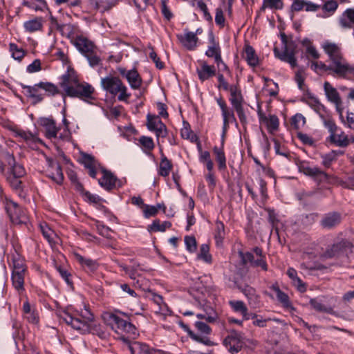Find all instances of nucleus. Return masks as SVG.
Returning <instances> with one entry per match:
<instances>
[{"label":"nucleus","instance_id":"f257e3e1","mask_svg":"<svg viewBox=\"0 0 354 354\" xmlns=\"http://www.w3.org/2000/svg\"><path fill=\"white\" fill-rule=\"evenodd\" d=\"M59 317L60 320L80 333H93L101 338H104L106 336L101 328L95 324L93 315L86 308L80 312L78 310L62 311L59 313Z\"/></svg>","mask_w":354,"mask_h":354},{"label":"nucleus","instance_id":"f03ea898","mask_svg":"<svg viewBox=\"0 0 354 354\" xmlns=\"http://www.w3.org/2000/svg\"><path fill=\"white\" fill-rule=\"evenodd\" d=\"M322 48L328 57L333 76L345 78L348 74L354 73V68L344 57L340 45L326 41L322 44Z\"/></svg>","mask_w":354,"mask_h":354},{"label":"nucleus","instance_id":"7ed1b4c3","mask_svg":"<svg viewBox=\"0 0 354 354\" xmlns=\"http://www.w3.org/2000/svg\"><path fill=\"white\" fill-rule=\"evenodd\" d=\"M61 79L60 86L68 96L79 97L89 103L94 100V88L87 82H80L73 71H67Z\"/></svg>","mask_w":354,"mask_h":354},{"label":"nucleus","instance_id":"20e7f679","mask_svg":"<svg viewBox=\"0 0 354 354\" xmlns=\"http://www.w3.org/2000/svg\"><path fill=\"white\" fill-rule=\"evenodd\" d=\"M104 323L109 326L116 333H126L130 337L134 338L136 335V327L130 322L123 319L118 315L106 312L102 314Z\"/></svg>","mask_w":354,"mask_h":354},{"label":"nucleus","instance_id":"39448f33","mask_svg":"<svg viewBox=\"0 0 354 354\" xmlns=\"http://www.w3.org/2000/svg\"><path fill=\"white\" fill-rule=\"evenodd\" d=\"M101 84L103 88L111 94L116 95L119 93L118 99L120 101H127L130 97V94L127 92V87L118 77H106L102 78Z\"/></svg>","mask_w":354,"mask_h":354},{"label":"nucleus","instance_id":"423d86ee","mask_svg":"<svg viewBox=\"0 0 354 354\" xmlns=\"http://www.w3.org/2000/svg\"><path fill=\"white\" fill-rule=\"evenodd\" d=\"M282 41L284 44L283 51L279 53L277 48L274 49V55L280 60L288 63L291 68L297 66L296 55L297 53V46L295 41L290 40L287 41L286 35L283 34L281 37Z\"/></svg>","mask_w":354,"mask_h":354},{"label":"nucleus","instance_id":"0eeeda50","mask_svg":"<svg viewBox=\"0 0 354 354\" xmlns=\"http://www.w3.org/2000/svg\"><path fill=\"white\" fill-rule=\"evenodd\" d=\"M26 272V266L24 260L14 259L12 271V283L15 289L21 293L24 290V277Z\"/></svg>","mask_w":354,"mask_h":354},{"label":"nucleus","instance_id":"6e6552de","mask_svg":"<svg viewBox=\"0 0 354 354\" xmlns=\"http://www.w3.org/2000/svg\"><path fill=\"white\" fill-rule=\"evenodd\" d=\"M324 89L328 100L335 105L337 111L339 114L341 119L343 120V103L339 92L328 82L324 83Z\"/></svg>","mask_w":354,"mask_h":354},{"label":"nucleus","instance_id":"1a4fd4ad","mask_svg":"<svg viewBox=\"0 0 354 354\" xmlns=\"http://www.w3.org/2000/svg\"><path fill=\"white\" fill-rule=\"evenodd\" d=\"M223 344L231 353L234 354L241 350L244 343L241 335L236 331H232L224 339Z\"/></svg>","mask_w":354,"mask_h":354},{"label":"nucleus","instance_id":"9d476101","mask_svg":"<svg viewBox=\"0 0 354 354\" xmlns=\"http://www.w3.org/2000/svg\"><path fill=\"white\" fill-rule=\"evenodd\" d=\"M342 219L340 213L337 212H328L322 216L320 221V225L323 229L330 230L338 226Z\"/></svg>","mask_w":354,"mask_h":354},{"label":"nucleus","instance_id":"9b49d317","mask_svg":"<svg viewBox=\"0 0 354 354\" xmlns=\"http://www.w3.org/2000/svg\"><path fill=\"white\" fill-rule=\"evenodd\" d=\"M198 66L196 68V73L201 82H205L216 75V68L213 65H209L205 60H198Z\"/></svg>","mask_w":354,"mask_h":354},{"label":"nucleus","instance_id":"f8f14e48","mask_svg":"<svg viewBox=\"0 0 354 354\" xmlns=\"http://www.w3.org/2000/svg\"><path fill=\"white\" fill-rule=\"evenodd\" d=\"M147 126L150 131H155L158 138L166 136V127L158 116L147 115Z\"/></svg>","mask_w":354,"mask_h":354},{"label":"nucleus","instance_id":"ddd939ff","mask_svg":"<svg viewBox=\"0 0 354 354\" xmlns=\"http://www.w3.org/2000/svg\"><path fill=\"white\" fill-rule=\"evenodd\" d=\"M351 243L348 241H342L328 247L322 254V259H331L339 256L344 252L346 248H350Z\"/></svg>","mask_w":354,"mask_h":354},{"label":"nucleus","instance_id":"4468645a","mask_svg":"<svg viewBox=\"0 0 354 354\" xmlns=\"http://www.w3.org/2000/svg\"><path fill=\"white\" fill-rule=\"evenodd\" d=\"M3 158L7 164L10 167L11 176L21 178L26 174V171L23 165L17 163L14 156L9 152L3 153Z\"/></svg>","mask_w":354,"mask_h":354},{"label":"nucleus","instance_id":"2eb2a0df","mask_svg":"<svg viewBox=\"0 0 354 354\" xmlns=\"http://www.w3.org/2000/svg\"><path fill=\"white\" fill-rule=\"evenodd\" d=\"M241 292L246 297L250 308L256 309L262 306L261 297L257 293L254 288L250 286H245L241 288Z\"/></svg>","mask_w":354,"mask_h":354},{"label":"nucleus","instance_id":"dca6fc26","mask_svg":"<svg viewBox=\"0 0 354 354\" xmlns=\"http://www.w3.org/2000/svg\"><path fill=\"white\" fill-rule=\"evenodd\" d=\"M47 162L48 167L51 169H55V171H48L47 174L48 177L51 178L57 184L61 185L64 180V174L62 173L61 165L56 161L48 158H47Z\"/></svg>","mask_w":354,"mask_h":354},{"label":"nucleus","instance_id":"f3484780","mask_svg":"<svg viewBox=\"0 0 354 354\" xmlns=\"http://www.w3.org/2000/svg\"><path fill=\"white\" fill-rule=\"evenodd\" d=\"M39 124L45 129V135L49 138H56L59 128L56 127L55 120L51 118H41Z\"/></svg>","mask_w":354,"mask_h":354},{"label":"nucleus","instance_id":"a211bd4d","mask_svg":"<svg viewBox=\"0 0 354 354\" xmlns=\"http://www.w3.org/2000/svg\"><path fill=\"white\" fill-rule=\"evenodd\" d=\"M73 44L83 55L95 49L93 43L82 35L76 36L73 40Z\"/></svg>","mask_w":354,"mask_h":354},{"label":"nucleus","instance_id":"6ab92c4d","mask_svg":"<svg viewBox=\"0 0 354 354\" xmlns=\"http://www.w3.org/2000/svg\"><path fill=\"white\" fill-rule=\"evenodd\" d=\"M118 71L122 76L127 78L132 88L137 89L141 86L142 80L136 70L127 71L126 69L120 68Z\"/></svg>","mask_w":354,"mask_h":354},{"label":"nucleus","instance_id":"aec40b11","mask_svg":"<svg viewBox=\"0 0 354 354\" xmlns=\"http://www.w3.org/2000/svg\"><path fill=\"white\" fill-rule=\"evenodd\" d=\"M319 8V5L306 0H293L291 5L292 12H299L304 9L306 12H316Z\"/></svg>","mask_w":354,"mask_h":354},{"label":"nucleus","instance_id":"412c9836","mask_svg":"<svg viewBox=\"0 0 354 354\" xmlns=\"http://www.w3.org/2000/svg\"><path fill=\"white\" fill-rule=\"evenodd\" d=\"M8 212L10 214L11 221L17 224L26 223L28 221L27 216L16 203L12 204V207H9Z\"/></svg>","mask_w":354,"mask_h":354},{"label":"nucleus","instance_id":"4be33fe9","mask_svg":"<svg viewBox=\"0 0 354 354\" xmlns=\"http://www.w3.org/2000/svg\"><path fill=\"white\" fill-rule=\"evenodd\" d=\"M129 349L131 354H162V351L150 348L148 345L140 342H134L129 345Z\"/></svg>","mask_w":354,"mask_h":354},{"label":"nucleus","instance_id":"5701e85b","mask_svg":"<svg viewBox=\"0 0 354 354\" xmlns=\"http://www.w3.org/2000/svg\"><path fill=\"white\" fill-rule=\"evenodd\" d=\"M229 304L234 312L242 315L244 320H249L250 317H255L252 313L248 312V308L243 301L231 300L229 301Z\"/></svg>","mask_w":354,"mask_h":354},{"label":"nucleus","instance_id":"b1692460","mask_svg":"<svg viewBox=\"0 0 354 354\" xmlns=\"http://www.w3.org/2000/svg\"><path fill=\"white\" fill-rule=\"evenodd\" d=\"M240 254L244 264L250 263L254 267H261L264 271L268 270V265L265 260V257H259L257 260H254V255L251 252H241Z\"/></svg>","mask_w":354,"mask_h":354},{"label":"nucleus","instance_id":"393cba45","mask_svg":"<svg viewBox=\"0 0 354 354\" xmlns=\"http://www.w3.org/2000/svg\"><path fill=\"white\" fill-rule=\"evenodd\" d=\"M178 38L182 45L187 50H194L198 41V37L196 33L193 32H187L184 35H178Z\"/></svg>","mask_w":354,"mask_h":354},{"label":"nucleus","instance_id":"a878e982","mask_svg":"<svg viewBox=\"0 0 354 354\" xmlns=\"http://www.w3.org/2000/svg\"><path fill=\"white\" fill-rule=\"evenodd\" d=\"M15 133L17 137L24 140L31 148H35L37 143L41 142V140L35 134L30 131L19 129L16 130Z\"/></svg>","mask_w":354,"mask_h":354},{"label":"nucleus","instance_id":"bb28decb","mask_svg":"<svg viewBox=\"0 0 354 354\" xmlns=\"http://www.w3.org/2000/svg\"><path fill=\"white\" fill-rule=\"evenodd\" d=\"M258 115L260 121L266 124L268 131H274L278 129L279 122L278 118L275 115H269L268 116H266L261 111H259Z\"/></svg>","mask_w":354,"mask_h":354},{"label":"nucleus","instance_id":"cd10ccee","mask_svg":"<svg viewBox=\"0 0 354 354\" xmlns=\"http://www.w3.org/2000/svg\"><path fill=\"white\" fill-rule=\"evenodd\" d=\"M299 171L303 172L306 176L314 178H319L321 180L328 178L327 174L316 167H310L303 165L299 167Z\"/></svg>","mask_w":354,"mask_h":354},{"label":"nucleus","instance_id":"c85d7f7f","mask_svg":"<svg viewBox=\"0 0 354 354\" xmlns=\"http://www.w3.org/2000/svg\"><path fill=\"white\" fill-rule=\"evenodd\" d=\"M328 139L330 142L341 147H346L349 144L347 136L342 131L339 133L336 131L333 134H330Z\"/></svg>","mask_w":354,"mask_h":354},{"label":"nucleus","instance_id":"c756f323","mask_svg":"<svg viewBox=\"0 0 354 354\" xmlns=\"http://www.w3.org/2000/svg\"><path fill=\"white\" fill-rule=\"evenodd\" d=\"M115 177L111 172L104 170L102 177L99 180V183L106 189L110 190L115 187Z\"/></svg>","mask_w":354,"mask_h":354},{"label":"nucleus","instance_id":"7c9ffc66","mask_svg":"<svg viewBox=\"0 0 354 354\" xmlns=\"http://www.w3.org/2000/svg\"><path fill=\"white\" fill-rule=\"evenodd\" d=\"M24 27L28 32L40 30L43 27V19L42 17H35L24 22Z\"/></svg>","mask_w":354,"mask_h":354},{"label":"nucleus","instance_id":"2f4dec72","mask_svg":"<svg viewBox=\"0 0 354 354\" xmlns=\"http://www.w3.org/2000/svg\"><path fill=\"white\" fill-rule=\"evenodd\" d=\"M243 57L251 66H256L259 64V58L255 50L250 46H245Z\"/></svg>","mask_w":354,"mask_h":354},{"label":"nucleus","instance_id":"473e14b6","mask_svg":"<svg viewBox=\"0 0 354 354\" xmlns=\"http://www.w3.org/2000/svg\"><path fill=\"white\" fill-rule=\"evenodd\" d=\"M270 289L275 292L278 301L284 308H288L291 306L288 295L281 291L277 283L272 285Z\"/></svg>","mask_w":354,"mask_h":354},{"label":"nucleus","instance_id":"72a5a7b5","mask_svg":"<svg viewBox=\"0 0 354 354\" xmlns=\"http://www.w3.org/2000/svg\"><path fill=\"white\" fill-rule=\"evenodd\" d=\"M223 118V136H225L230 122L236 120L234 112L229 109L227 106L225 109L221 110Z\"/></svg>","mask_w":354,"mask_h":354},{"label":"nucleus","instance_id":"f704fd0d","mask_svg":"<svg viewBox=\"0 0 354 354\" xmlns=\"http://www.w3.org/2000/svg\"><path fill=\"white\" fill-rule=\"evenodd\" d=\"M76 259L84 268H87L90 271H94L97 270L98 267L95 261L85 258L80 254H76Z\"/></svg>","mask_w":354,"mask_h":354},{"label":"nucleus","instance_id":"c9c22d12","mask_svg":"<svg viewBox=\"0 0 354 354\" xmlns=\"http://www.w3.org/2000/svg\"><path fill=\"white\" fill-rule=\"evenodd\" d=\"M172 168V164L167 157L162 154L161 160L160 163L159 174L162 176H167Z\"/></svg>","mask_w":354,"mask_h":354},{"label":"nucleus","instance_id":"e433bc0d","mask_svg":"<svg viewBox=\"0 0 354 354\" xmlns=\"http://www.w3.org/2000/svg\"><path fill=\"white\" fill-rule=\"evenodd\" d=\"M309 303L310 306L318 312L327 313L330 315H333L335 313L333 308L324 306L317 299H310Z\"/></svg>","mask_w":354,"mask_h":354},{"label":"nucleus","instance_id":"4c0bfd02","mask_svg":"<svg viewBox=\"0 0 354 354\" xmlns=\"http://www.w3.org/2000/svg\"><path fill=\"white\" fill-rule=\"evenodd\" d=\"M171 226V223L169 221H164L161 223L159 220L156 219L148 227V230L153 232H165L167 229L170 228Z\"/></svg>","mask_w":354,"mask_h":354},{"label":"nucleus","instance_id":"58836bf2","mask_svg":"<svg viewBox=\"0 0 354 354\" xmlns=\"http://www.w3.org/2000/svg\"><path fill=\"white\" fill-rule=\"evenodd\" d=\"M213 151L215 155L216 160L218 163V169L220 170L225 169L226 168V159L223 149L217 147H214Z\"/></svg>","mask_w":354,"mask_h":354},{"label":"nucleus","instance_id":"ea45409f","mask_svg":"<svg viewBox=\"0 0 354 354\" xmlns=\"http://www.w3.org/2000/svg\"><path fill=\"white\" fill-rule=\"evenodd\" d=\"M23 5L35 10L43 11L47 8V4L44 0H35L32 1H24Z\"/></svg>","mask_w":354,"mask_h":354},{"label":"nucleus","instance_id":"a19ab883","mask_svg":"<svg viewBox=\"0 0 354 354\" xmlns=\"http://www.w3.org/2000/svg\"><path fill=\"white\" fill-rule=\"evenodd\" d=\"M283 8L281 0H263L260 8L261 11H265L266 8L271 10H280Z\"/></svg>","mask_w":354,"mask_h":354},{"label":"nucleus","instance_id":"79ce46f5","mask_svg":"<svg viewBox=\"0 0 354 354\" xmlns=\"http://www.w3.org/2000/svg\"><path fill=\"white\" fill-rule=\"evenodd\" d=\"M225 235V232L224 224L221 221H216L214 237L217 245L222 243Z\"/></svg>","mask_w":354,"mask_h":354},{"label":"nucleus","instance_id":"37998d69","mask_svg":"<svg viewBox=\"0 0 354 354\" xmlns=\"http://www.w3.org/2000/svg\"><path fill=\"white\" fill-rule=\"evenodd\" d=\"M310 68L315 72H318L319 71L327 72L329 75H333V73L331 72L330 65L326 64L323 62H312Z\"/></svg>","mask_w":354,"mask_h":354},{"label":"nucleus","instance_id":"c03bdc74","mask_svg":"<svg viewBox=\"0 0 354 354\" xmlns=\"http://www.w3.org/2000/svg\"><path fill=\"white\" fill-rule=\"evenodd\" d=\"M37 86H39L40 88L44 89L46 92L51 95H55L59 93L58 88L50 82H41L37 84Z\"/></svg>","mask_w":354,"mask_h":354},{"label":"nucleus","instance_id":"a18cd8bd","mask_svg":"<svg viewBox=\"0 0 354 354\" xmlns=\"http://www.w3.org/2000/svg\"><path fill=\"white\" fill-rule=\"evenodd\" d=\"M305 79L304 71L302 68H299L295 73V80L297 84L298 88L303 91H305L306 89V86L304 84Z\"/></svg>","mask_w":354,"mask_h":354},{"label":"nucleus","instance_id":"49530a36","mask_svg":"<svg viewBox=\"0 0 354 354\" xmlns=\"http://www.w3.org/2000/svg\"><path fill=\"white\" fill-rule=\"evenodd\" d=\"M306 123V119L301 113H297L295 115L291 120L292 127L298 130L303 127Z\"/></svg>","mask_w":354,"mask_h":354},{"label":"nucleus","instance_id":"de8ad7c7","mask_svg":"<svg viewBox=\"0 0 354 354\" xmlns=\"http://www.w3.org/2000/svg\"><path fill=\"white\" fill-rule=\"evenodd\" d=\"M209 248L207 244H203L200 248L198 257L205 262L210 263L212 262V256L209 253Z\"/></svg>","mask_w":354,"mask_h":354},{"label":"nucleus","instance_id":"09e8293b","mask_svg":"<svg viewBox=\"0 0 354 354\" xmlns=\"http://www.w3.org/2000/svg\"><path fill=\"white\" fill-rule=\"evenodd\" d=\"M10 50L12 53V56L15 59L21 60L25 55V52L22 48L13 43L10 44Z\"/></svg>","mask_w":354,"mask_h":354},{"label":"nucleus","instance_id":"8fccbe9b","mask_svg":"<svg viewBox=\"0 0 354 354\" xmlns=\"http://www.w3.org/2000/svg\"><path fill=\"white\" fill-rule=\"evenodd\" d=\"M114 6L112 1L110 0H97L95 1V8L100 12H103L109 10Z\"/></svg>","mask_w":354,"mask_h":354},{"label":"nucleus","instance_id":"3c124183","mask_svg":"<svg viewBox=\"0 0 354 354\" xmlns=\"http://www.w3.org/2000/svg\"><path fill=\"white\" fill-rule=\"evenodd\" d=\"M86 59H88L89 64L91 66H95L100 64V58L97 55L95 50H91L89 53H87L86 54L84 55Z\"/></svg>","mask_w":354,"mask_h":354},{"label":"nucleus","instance_id":"603ef678","mask_svg":"<svg viewBox=\"0 0 354 354\" xmlns=\"http://www.w3.org/2000/svg\"><path fill=\"white\" fill-rule=\"evenodd\" d=\"M81 157L82 162L86 168L95 167L96 162L93 156L86 153H82Z\"/></svg>","mask_w":354,"mask_h":354},{"label":"nucleus","instance_id":"864d4df0","mask_svg":"<svg viewBox=\"0 0 354 354\" xmlns=\"http://www.w3.org/2000/svg\"><path fill=\"white\" fill-rule=\"evenodd\" d=\"M40 228L43 236L48 240V241L50 243L54 242L53 236H55L54 232L49 228L47 225H41Z\"/></svg>","mask_w":354,"mask_h":354},{"label":"nucleus","instance_id":"5fc2aeb1","mask_svg":"<svg viewBox=\"0 0 354 354\" xmlns=\"http://www.w3.org/2000/svg\"><path fill=\"white\" fill-rule=\"evenodd\" d=\"M221 53V49L218 44H216L212 38V45L208 47V49L205 52V55L208 57H214L217 54Z\"/></svg>","mask_w":354,"mask_h":354},{"label":"nucleus","instance_id":"6e6d98bb","mask_svg":"<svg viewBox=\"0 0 354 354\" xmlns=\"http://www.w3.org/2000/svg\"><path fill=\"white\" fill-rule=\"evenodd\" d=\"M185 243L187 250L190 252H194L196 250V241L194 236H187L185 237Z\"/></svg>","mask_w":354,"mask_h":354},{"label":"nucleus","instance_id":"4d7b16f0","mask_svg":"<svg viewBox=\"0 0 354 354\" xmlns=\"http://www.w3.org/2000/svg\"><path fill=\"white\" fill-rule=\"evenodd\" d=\"M225 19L223 15V10L222 8H217L216 9V15H215V23L223 27L225 26Z\"/></svg>","mask_w":354,"mask_h":354},{"label":"nucleus","instance_id":"13d9d810","mask_svg":"<svg viewBox=\"0 0 354 354\" xmlns=\"http://www.w3.org/2000/svg\"><path fill=\"white\" fill-rule=\"evenodd\" d=\"M255 315L254 317H250V319H253V325L255 326L263 328L266 326V323L268 321H270V319H264L262 316L258 315L256 313H253Z\"/></svg>","mask_w":354,"mask_h":354},{"label":"nucleus","instance_id":"bf43d9fd","mask_svg":"<svg viewBox=\"0 0 354 354\" xmlns=\"http://www.w3.org/2000/svg\"><path fill=\"white\" fill-rule=\"evenodd\" d=\"M140 144L147 150H152L154 147L153 141L151 138L142 136L139 139Z\"/></svg>","mask_w":354,"mask_h":354},{"label":"nucleus","instance_id":"052dcab7","mask_svg":"<svg viewBox=\"0 0 354 354\" xmlns=\"http://www.w3.org/2000/svg\"><path fill=\"white\" fill-rule=\"evenodd\" d=\"M197 317L199 319H204L210 323L214 322L217 319L216 314L212 309H211L209 313L206 312L204 314H198Z\"/></svg>","mask_w":354,"mask_h":354},{"label":"nucleus","instance_id":"680f3d73","mask_svg":"<svg viewBox=\"0 0 354 354\" xmlns=\"http://www.w3.org/2000/svg\"><path fill=\"white\" fill-rule=\"evenodd\" d=\"M338 7V4L335 1L330 0L326 1L322 6L324 11L328 12H334Z\"/></svg>","mask_w":354,"mask_h":354},{"label":"nucleus","instance_id":"e2e57ef3","mask_svg":"<svg viewBox=\"0 0 354 354\" xmlns=\"http://www.w3.org/2000/svg\"><path fill=\"white\" fill-rule=\"evenodd\" d=\"M144 216L146 218H149L151 216H153L158 213V207L155 206H150L148 205H145L144 207Z\"/></svg>","mask_w":354,"mask_h":354},{"label":"nucleus","instance_id":"0e129e2a","mask_svg":"<svg viewBox=\"0 0 354 354\" xmlns=\"http://www.w3.org/2000/svg\"><path fill=\"white\" fill-rule=\"evenodd\" d=\"M32 87L34 88V91H31L30 98L33 100V104H37L43 100V96L38 93V89L40 88L39 86H37V84L32 86Z\"/></svg>","mask_w":354,"mask_h":354},{"label":"nucleus","instance_id":"69168bd1","mask_svg":"<svg viewBox=\"0 0 354 354\" xmlns=\"http://www.w3.org/2000/svg\"><path fill=\"white\" fill-rule=\"evenodd\" d=\"M324 124L325 127L328 129L330 134H333L338 130V128L335 122L331 119L325 120Z\"/></svg>","mask_w":354,"mask_h":354},{"label":"nucleus","instance_id":"338daca9","mask_svg":"<svg viewBox=\"0 0 354 354\" xmlns=\"http://www.w3.org/2000/svg\"><path fill=\"white\" fill-rule=\"evenodd\" d=\"M41 70V62L39 59H35L33 61L32 64L28 66L27 71L28 73H32L35 72H38Z\"/></svg>","mask_w":354,"mask_h":354},{"label":"nucleus","instance_id":"774afa93","mask_svg":"<svg viewBox=\"0 0 354 354\" xmlns=\"http://www.w3.org/2000/svg\"><path fill=\"white\" fill-rule=\"evenodd\" d=\"M57 271L60 274L61 277L65 280L68 285H72V281L70 279L71 274L64 268L59 266L57 268Z\"/></svg>","mask_w":354,"mask_h":354}]
</instances>
